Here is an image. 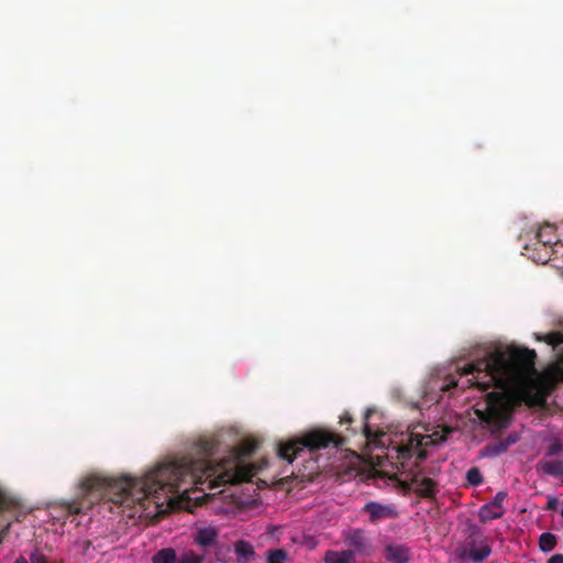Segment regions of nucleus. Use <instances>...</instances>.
Instances as JSON below:
<instances>
[{"mask_svg": "<svg viewBox=\"0 0 563 563\" xmlns=\"http://www.w3.org/2000/svg\"><path fill=\"white\" fill-rule=\"evenodd\" d=\"M205 555H198L194 551L186 552L177 563H202Z\"/></svg>", "mask_w": 563, "mask_h": 563, "instance_id": "21", "label": "nucleus"}, {"mask_svg": "<svg viewBox=\"0 0 563 563\" xmlns=\"http://www.w3.org/2000/svg\"><path fill=\"white\" fill-rule=\"evenodd\" d=\"M219 531L213 527H203L197 529L194 536V542L202 548H212L218 545Z\"/></svg>", "mask_w": 563, "mask_h": 563, "instance_id": "10", "label": "nucleus"}, {"mask_svg": "<svg viewBox=\"0 0 563 563\" xmlns=\"http://www.w3.org/2000/svg\"><path fill=\"white\" fill-rule=\"evenodd\" d=\"M507 498L506 492H498L494 499L481 507L478 516L482 522L499 519L504 516L503 504Z\"/></svg>", "mask_w": 563, "mask_h": 563, "instance_id": "7", "label": "nucleus"}, {"mask_svg": "<svg viewBox=\"0 0 563 563\" xmlns=\"http://www.w3.org/2000/svg\"><path fill=\"white\" fill-rule=\"evenodd\" d=\"M494 455H499L508 450V446L505 445V443L501 441L490 445L488 448Z\"/></svg>", "mask_w": 563, "mask_h": 563, "instance_id": "26", "label": "nucleus"}, {"mask_svg": "<svg viewBox=\"0 0 563 563\" xmlns=\"http://www.w3.org/2000/svg\"><path fill=\"white\" fill-rule=\"evenodd\" d=\"M548 563H563V554H554L552 555Z\"/></svg>", "mask_w": 563, "mask_h": 563, "instance_id": "31", "label": "nucleus"}, {"mask_svg": "<svg viewBox=\"0 0 563 563\" xmlns=\"http://www.w3.org/2000/svg\"><path fill=\"white\" fill-rule=\"evenodd\" d=\"M519 440V435L517 433H510L506 439L503 440L506 446H510L515 443H517Z\"/></svg>", "mask_w": 563, "mask_h": 563, "instance_id": "29", "label": "nucleus"}, {"mask_svg": "<svg viewBox=\"0 0 563 563\" xmlns=\"http://www.w3.org/2000/svg\"><path fill=\"white\" fill-rule=\"evenodd\" d=\"M287 552L283 549L269 551L267 563H284Z\"/></svg>", "mask_w": 563, "mask_h": 563, "instance_id": "20", "label": "nucleus"}, {"mask_svg": "<svg viewBox=\"0 0 563 563\" xmlns=\"http://www.w3.org/2000/svg\"><path fill=\"white\" fill-rule=\"evenodd\" d=\"M234 551L239 556V563H247L255 555L253 545L245 540H239L234 544Z\"/></svg>", "mask_w": 563, "mask_h": 563, "instance_id": "15", "label": "nucleus"}, {"mask_svg": "<svg viewBox=\"0 0 563 563\" xmlns=\"http://www.w3.org/2000/svg\"><path fill=\"white\" fill-rule=\"evenodd\" d=\"M363 512L369 516V521L372 523H377L384 519H395L398 517V511L394 505H384L377 501H369L365 504L363 507Z\"/></svg>", "mask_w": 563, "mask_h": 563, "instance_id": "6", "label": "nucleus"}, {"mask_svg": "<svg viewBox=\"0 0 563 563\" xmlns=\"http://www.w3.org/2000/svg\"><path fill=\"white\" fill-rule=\"evenodd\" d=\"M551 254H552V249H549V247H543L542 250L540 251H537L533 255H532V260L534 262H540V263H547L548 261H550L551 258Z\"/></svg>", "mask_w": 563, "mask_h": 563, "instance_id": "22", "label": "nucleus"}, {"mask_svg": "<svg viewBox=\"0 0 563 563\" xmlns=\"http://www.w3.org/2000/svg\"><path fill=\"white\" fill-rule=\"evenodd\" d=\"M30 563H48V560L38 549H35L30 554Z\"/></svg>", "mask_w": 563, "mask_h": 563, "instance_id": "25", "label": "nucleus"}, {"mask_svg": "<svg viewBox=\"0 0 563 563\" xmlns=\"http://www.w3.org/2000/svg\"><path fill=\"white\" fill-rule=\"evenodd\" d=\"M562 452H563V443L556 440L548 446L545 455L550 457V456L559 455Z\"/></svg>", "mask_w": 563, "mask_h": 563, "instance_id": "24", "label": "nucleus"}, {"mask_svg": "<svg viewBox=\"0 0 563 563\" xmlns=\"http://www.w3.org/2000/svg\"><path fill=\"white\" fill-rule=\"evenodd\" d=\"M423 440V435L410 434L406 440H401V442L395 448L397 451V459L404 468L408 464V461L413 456L416 457V467L427 457V451L422 449Z\"/></svg>", "mask_w": 563, "mask_h": 563, "instance_id": "5", "label": "nucleus"}, {"mask_svg": "<svg viewBox=\"0 0 563 563\" xmlns=\"http://www.w3.org/2000/svg\"><path fill=\"white\" fill-rule=\"evenodd\" d=\"M558 507V500L554 497H551L547 503V509L555 510Z\"/></svg>", "mask_w": 563, "mask_h": 563, "instance_id": "30", "label": "nucleus"}, {"mask_svg": "<svg viewBox=\"0 0 563 563\" xmlns=\"http://www.w3.org/2000/svg\"><path fill=\"white\" fill-rule=\"evenodd\" d=\"M345 541L350 547L354 549V552H365L368 547V539L361 529H353L345 536Z\"/></svg>", "mask_w": 563, "mask_h": 563, "instance_id": "13", "label": "nucleus"}, {"mask_svg": "<svg viewBox=\"0 0 563 563\" xmlns=\"http://www.w3.org/2000/svg\"><path fill=\"white\" fill-rule=\"evenodd\" d=\"M372 413H373V410H372V409H367V410L365 411V413H364V420H365V421H364V426H363V433H364V435H365V438H366L367 440L374 441V440L377 438V433H375V432L371 429V427H369V424H368V422H367V420H368V418L371 417V415H372Z\"/></svg>", "mask_w": 563, "mask_h": 563, "instance_id": "19", "label": "nucleus"}, {"mask_svg": "<svg viewBox=\"0 0 563 563\" xmlns=\"http://www.w3.org/2000/svg\"><path fill=\"white\" fill-rule=\"evenodd\" d=\"M405 478L401 481V485L405 488L411 489L421 498H434L438 489L434 479L424 475L422 470H413L410 467L402 472Z\"/></svg>", "mask_w": 563, "mask_h": 563, "instance_id": "4", "label": "nucleus"}, {"mask_svg": "<svg viewBox=\"0 0 563 563\" xmlns=\"http://www.w3.org/2000/svg\"><path fill=\"white\" fill-rule=\"evenodd\" d=\"M536 357L533 350L512 347L489 353L461 368V376H472L465 380L467 387L486 391L476 402L475 413L487 427L496 430L507 427L512 410L508 388L534 371Z\"/></svg>", "mask_w": 563, "mask_h": 563, "instance_id": "2", "label": "nucleus"}, {"mask_svg": "<svg viewBox=\"0 0 563 563\" xmlns=\"http://www.w3.org/2000/svg\"><path fill=\"white\" fill-rule=\"evenodd\" d=\"M466 479L472 486H478L483 483L482 473L477 467H472L467 471Z\"/></svg>", "mask_w": 563, "mask_h": 563, "instance_id": "18", "label": "nucleus"}, {"mask_svg": "<svg viewBox=\"0 0 563 563\" xmlns=\"http://www.w3.org/2000/svg\"><path fill=\"white\" fill-rule=\"evenodd\" d=\"M14 563H30L29 560H26L23 555H20Z\"/></svg>", "mask_w": 563, "mask_h": 563, "instance_id": "33", "label": "nucleus"}, {"mask_svg": "<svg viewBox=\"0 0 563 563\" xmlns=\"http://www.w3.org/2000/svg\"><path fill=\"white\" fill-rule=\"evenodd\" d=\"M384 556L390 563H408L411 559V551L405 544L390 543L385 547Z\"/></svg>", "mask_w": 563, "mask_h": 563, "instance_id": "9", "label": "nucleus"}, {"mask_svg": "<svg viewBox=\"0 0 563 563\" xmlns=\"http://www.w3.org/2000/svg\"><path fill=\"white\" fill-rule=\"evenodd\" d=\"M73 512L75 514H79L81 511V506L80 507H75L74 509H71Z\"/></svg>", "mask_w": 563, "mask_h": 563, "instance_id": "34", "label": "nucleus"}, {"mask_svg": "<svg viewBox=\"0 0 563 563\" xmlns=\"http://www.w3.org/2000/svg\"><path fill=\"white\" fill-rule=\"evenodd\" d=\"M544 341L552 345L553 347H556L561 344H563V334L559 332H552L545 335Z\"/></svg>", "mask_w": 563, "mask_h": 563, "instance_id": "23", "label": "nucleus"}, {"mask_svg": "<svg viewBox=\"0 0 563 563\" xmlns=\"http://www.w3.org/2000/svg\"><path fill=\"white\" fill-rule=\"evenodd\" d=\"M536 470L538 473H542L553 477L563 476V461L541 460L537 463Z\"/></svg>", "mask_w": 563, "mask_h": 563, "instance_id": "12", "label": "nucleus"}, {"mask_svg": "<svg viewBox=\"0 0 563 563\" xmlns=\"http://www.w3.org/2000/svg\"><path fill=\"white\" fill-rule=\"evenodd\" d=\"M355 558L353 550L327 551L324 554L325 563H351Z\"/></svg>", "mask_w": 563, "mask_h": 563, "instance_id": "14", "label": "nucleus"}, {"mask_svg": "<svg viewBox=\"0 0 563 563\" xmlns=\"http://www.w3.org/2000/svg\"><path fill=\"white\" fill-rule=\"evenodd\" d=\"M476 540H471L468 544L471 548L467 547L460 548L457 550V556L459 559L465 561L471 560L475 563H482L484 562L492 553V548L487 543H482L478 548L475 547Z\"/></svg>", "mask_w": 563, "mask_h": 563, "instance_id": "8", "label": "nucleus"}, {"mask_svg": "<svg viewBox=\"0 0 563 563\" xmlns=\"http://www.w3.org/2000/svg\"><path fill=\"white\" fill-rule=\"evenodd\" d=\"M556 543V537L550 532H543L539 538V548L544 553L552 551Z\"/></svg>", "mask_w": 563, "mask_h": 563, "instance_id": "17", "label": "nucleus"}, {"mask_svg": "<svg viewBox=\"0 0 563 563\" xmlns=\"http://www.w3.org/2000/svg\"><path fill=\"white\" fill-rule=\"evenodd\" d=\"M460 386V382L456 380L454 377L450 378L449 382L441 386V390L445 391V390H450L452 388H455V387H459Z\"/></svg>", "mask_w": 563, "mask_h": 563, "instance_id": "28", "label": "nucleus"}, {"mask_svg": "<svg viewBox=\"0 0 563 563\" xmlns=\"http://www.w3.org/2000/svg\"><path fill=\"white\" fill-rule=\"evenodd\" d=\"M218 444L213 438H200L192 446L196 457H173L142 477L89 475L80 482L81 495L89 505L107 498L113 504L130 508L150 496L172 501L175 495L188 493L187 488H181L187 483H208V487L212 489L251 481L255 475L254 468L242 464L236 456H230L220 463L210 460Z\"/></svg>", "mask_w": 563, "mask_h": 563, "instance_id": "1", "label": "nucleus"}, {"mask_svg": "<svg viewBox=\"0 0 563 563\" xmlns=\"http://www.w3.org/2000/svg\"><path fill=\"white\" fill-rule=\"evenodd\" d=\"M352 417L349 415V413H345L342 418H341V421L342 422H347V423H351L352 422Z\"/></svg>", "mask_w": 563, "mask_h": 563, "instance_id": "32", "label": "nucleus"}, {"mask_svg": "<svg viewBox=\"0 0 563 563\" xmlns=\"http://www.w3.org/2000/svg\"><path fill=\"white\" fill-rule=\"evenodd\" d=\"M11 499L0 488V510L9 509L11 507Z\"/></svg>", "mask_w": 563, "mask_h": 563, "instance_id": "27", "label": "nucleus"}, {"mask_svg": "<svg viewBox=\"0 0 563 563\" xmlns=\"http://www.w3.org/2000/svg\"><path fill=\"white\" fill-rule=\"evenodd\" d=\"M344 438L338 433L327 429L316 428L307 431L299 439L280 444L278 455L288 463H292L305 449L314 452L327 449L331 444L335 448H340L344 444Z\"/></svg>", "mask_w": 563, "mask_h": 563, "instance_id": "3", "label": "nucleus"}, {"mask_svg": "<svg viewBox=\"0 0 563 563\" xmlns=\"http://www.w3.org/2000/svg\"><path fill=\"white\" fill-rule=\"evenodd\" d=\"M153 563H177L176 551L173 548H165L157 551L153 558Z\"/></svg>", "mask_w": 563, "mask_h": 563, "instance_id": "16", "label": "nucleus"}, {"mask_svg": "<svg viewBox=\"0 0 563 563\" xmlns=\"http://www.w3.org/2000/svg\"><path fill=\"white\" fill-rule=\"evenodd\" d=\"M555 227L552 224H543L537 232V243L541 244L542 247L553 249V246L559 241V239L555 235Z\"/></svg>", "mask_w": 563, "mask_h": 563, "instance_id": "11", "label": "nucleus"}]
</instances>
